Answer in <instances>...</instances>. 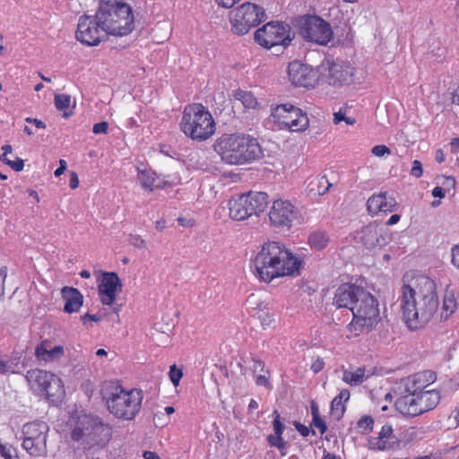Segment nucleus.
<instances>
[{
  "label": "nucleus",
  "instance_id": "1",
  "mask_svg": "<svg viewBox=\"0 0 459 459\" xmlns=\"http://www.w3.org/2000/svg\"><path fill=\"white\" fill-rule=\"evenodd\" d=\"M399 300L405 325L411 330L422 328L430 321L438 308L436 283L423 274L406 275Z\"/></svg>",
  "mask_w": 459,
  "mask_h": 459
},
{
  "label": "nucleus",
  "instance_id": "2",
  "mask_svg": "<svg viewBox=\"0 0 459 459\" xmlns=\"http://www.w3.org/2000/svg\"><path fill=\"white\" fill-rule=\"evenodd\" d=\"M304 265L302 255L292 252L285 244L274 240L261 244L251 259L255 277L264 283H271L280 278L299 276Z\"/></svg>",
  "mask_w": 459,
  "mask_h": 459
},
{
  "label": "nucleus",
  "instance_id": "3",
  "mask_svg": "<svg viewBox=\"0 0 459 459\" xmlns=\"http://www.w3.org/2000/svg\"><path fill=\"white\" fill-rule=\"evenodd\" d=\"M215 152L229 165H247L263 156L258 141L245 134H224L213 144Z\"/></svg>",
  "mask_w": 459,
  "mask_h": 459
},
{
  "label": "nucleus",
  "instance_id": "4",
  "mask_svg": "<svg viewBox=\"0 0 459 459\" xmlns=\"http://www.w3.org/2000/svg\"><path fill=\"white\" fill-rule=\"evenodd\" d=\"M102 399L109 413L120 420H133L142 407L141 390L126 389L118 382L108 381L101 387Z\"/></svg>",
  "mask_w": 459,
  "mask_h": 459
},
{
  "label": "nucleus",
  "instance_id": "5",
  "mask_svg": "<svg viewBox=\"0 0 459 459\" xmlns=\"http://www.w3.org/2000/svg\"><path fill=\"white\" fill-rule=\"evenodd\" d=\"M182 133L193 141L204 142L216 130V123L211 112L202 104L193 103L184 108L179 124Z\"/></svg>",
  "mask_w": 459,
  "mask_h": 459
},
{
  "label": "nucleus",
  "instance_id": "6",
  "mask_svg": "<svg viewBox=\"0 0 459 459\" xmlns=\"http://www.w3.org/2000/svg\"><path fill=\"white\" fill-rule=\"evenodd\" d=\"M97 18L106 35L123 37L134 30V16L126 4L103 3L97 11Z\"/></svg>",
  "mask_w": 459,
  "mask_h": 459
},
{
  "label": "nucleus",
  "instance_id": "7",
  "mask_svg": "<svg viewBox=\"0 0 459 459\" xmlns=\"http://www.w3.org/2000/svg\"><path fill=\"white\" fill-rule=\"evenodd\" d=\"M351 312V331L370 332L381 320L378 300L366 290L359 294Z\"/></svg>",
  "mask_w": 459,
  "mask_h": 459
},
{
  "label": "nucleus",
  "instance_id": "8",
  "mask_svg": "<svg viewBox=\"0 0 459 459\" xmlns=\"http://www.w3.org/2000/svg\"><path fill=\"white\" fill-rule=\"evenodd\" d=\"M267 199V195L263 192H248L233 196L228 202L229 216L236 221L259 216L268 205Z\"/></svg>",
  "mask_w": 459,
  "mask_h": 459
},
{
  "label": "nucleus",
  "instance_id": "9",
  "mask_svg": "<svg viewBox=\"0 0 459 459\" xmlns=\"http://www.w3.org/2000/svg\"><path fill=\"white\" fill-rule=\"evenodd\" d=\"M26 379L30 388L51 403L60 402L65 394L63 381L56 375L39 368L28 370Z\"/></svg>",
  "mask_w": 459,
  "mask_h": 459
},
{
  "label": "nucleus",
  "instance_id": "10",
  "mask_svg": "<svg viewBox=\"0 0 459 459\" xmlns=\"http://www.w3.org/2000/svg\"><path fill=\"white\" fill-rule=\"evenodd\" d=\"M229 19L231 31L243 36L265 20V13L260 5L247 2L231 10Z\"/></svg>",
  "mask_w": 459,
  "mask_h": 459
},
{
  "label": "nucleus",
  "instance_id": "11",
  "mask_svg": "<svg viewBox=\"0 0 459 459\" xmlns=\"http://www.w3.org/2000/svg\"><path fill=\"white\" fill-rule=\"evenodd\" d=\"M271 117L279 129L291 132H303L309 126L307 114L291 104H281L272 108Z\"/></svg>",
  "mask_w": 459,
  "mask_h": 459
},
{
  "label": "nucleus",
  "instance_id": "12",
  "mask_svg": "<svg viewBox=\"0 0 459 459\" xmlns=\"http://www.w3.org/2000/svg\"><path fill=\"white\" fill-rule=\"evenodd\" d=\"M48 430V425L44 421H34L25 424L22 428V447L32 456L47 455Z\"/></svg>",
  "mask_w": 459,
  "mask_h": 459
},
{
  "label": "nucleus",
  "instance_id": "13",
  "mask_svg": "<svg viewBox=\"0 0 459 459\" xmlns=\"http://www.w3.org/2000/svg\"><path fill=\"white\" fill-rule=\"evenodd\" d=\"M109 435V429L98 419L83 415L79 418L77 425L72 431V438L93 446L102 441V437Z\"/></svg>",
  "mask_w": 459,
  "mask_h": 459
},
{
  "label": "nucleus",
  "instance_id": "14",
  "mask_svg": "<svg viewBox=\"0 0 459 459\" xmlns=\"http://www.w3.org/2000/svg\"><path fill=\"white\" fill-rule=\"evenodd\" d=\"M290 32L288 25L271 22L255 32V40L264 48L278 45L287 46L291 41Z\"/></svg>",
  "mask_w": 459,
  "mask_h": 459
},
{
  "label": "nucleus",
  "instance_id": "15",
  "mask_svg": "<svg viewBox=\"0 0 459 459\" xmlns=\"http://www.w3.org/2000/svg\"><path fill=\"white\" fill-rule=\"evenodd\" d=\"M106 36L103 26L97 18V13L94 16L80 17L75 38L82 44L88 47L98 46L105 39Z\"/></svg>",
  "mask_w": 459,
  "mask_h": 459
},
{
  "label": "nucleus",
  "instance_id": "16",
  "mask_svg": "<svg viewBox=\"0 0 459 459\" xmlns=\"http://www.w3.org/2000/svg\"><path fill=\"white\" fill-rule=\"evenodd\" d=\"M298 213L290 201L278 198L273 201L267 215L272 227L289 230L298 218Z\"/></svg>",
  "mask_w": 459,
  "mask_h": 459
},
{
  "label": "nucleus",
  "instance_id": "17",
  "mask_svg": "<svg viewBox=\"0 0 459 459\" xmlns=\"http://www.w3.org/2000/svg\"><path fill=\"white\" fill-rule=\"evenodd\" d=\"M322 66L327 72L325 77L331 85L343 86L353 82L355 68L348 61L327 58Z\"/></svg>",
  "mask_w": 459,
  "mask_h": 459
},
{
  "label": "nucleus",
  "instance_id": "18",
  "mask_svg": "<svg viewBox=\"0 0 459 459\" xmlns=\"http://www.w3.org/2000/svg\"><path fill=\"white\" fill-rule=\"evenodd\" d=\"M302 37L318 45H326L333 39L330 24L318 16L307 18L300 29Z\"/></svg>",
  "mask_w": 459,
  "mask_h": 459
},
{
  "label": "nucleus",
  "instance_id": "19",
  "mask_svg": "<svg viewBox=\"0 0 459 459\" xmlns=\"http://www.w3.org/2000/svg\"><path fill=\"white\" fill-rule=\"evenodd\" d=\"M122 288V281L116 273H103L98 285V296L101 304L112 306Z\"/></svg>",
  "mask_w": 459,
  "mask_h": 459
},
{
  "label": "nucleus",
  "instance_id": "20",
  "mask_svg": "<svg viewBox=\"0 0 459 459\" xmlns=\"http://www.w3.org/2000/svg\"><path fill=\"white\" fill-rule=\"evenodd\" d=\"M290 81L300 87H314L318 80L317 72L311 66L299 61H292L288 66Z\"/></svg>",
  "mask_w": 459,
  "mask_h": 459
},
{
  "label": "nucleus",
  "instance_id": "21",
  "mask_svg": "<svg viewBox=\"0 0 459 459\" xmlns=\"http://www.w3.org/2000/svg\"><path fill=\"white\" fill-rule=\"evenodd\" d=\"M357 238L367 248L382 247L390 240L387 230L376 223L363 227L358 232Z\"/></svg>",
  "mask_w": 459,
  "mask_h": 459
},
{
  "label": "nucleus",
  "instance_id": "22",
  "mask_svg": "<svg viewBox=\"0 0 459 459\" xmlns=\"http://www.w3.org/2000/svg\"><path fill=\"white\" fill-rule=\"evenodd\" d=\"M364 289L354 284L344 283L338 287L335 291L333 304L338 308L346 307L351 311L355 300Z\"/></svg>",
  "mask_w": 459,
  "mask_h": 459
},
{
  "label": "nucleus",
  "instance_id": "23",
  "mask_svg": "<svg viewBox=\"0 0 459 459\" xmlns=\"http://www.w3.org/2000/svg\"><path fill=\"white\" fill-rule=\"evenodd\" d=\"M396 202L386 193H379L370 196L367 202L368 212L374 216L380 212H391L395 209Z\"/></svg>",
  "mask_w": 459,
  "mask_h": 459
},
{
  "label": "nucleus",
  "instance_id": "24",
  "mask_svg": "<svg viewBox=\"0 0 459 459\" xmlns=\"http://www.w3.org/2000/svg\"><path fill=\"white\" fill-rule=\"evenodd\" d=\"M64 355L65 349L62 345H52L48 341L40 342L35 349L36 358L44 363L59 361Z\"/></svg>",
  "mask_w": 459,
  "mask_h": 459
},
{
  "label": "nucleus",
  "instance_id": "25",
  "mask_svg": "<svg viewBox=\"0 0 459 459\" xmlns=\"http://www.w3.org/2000/svg\"><path fill=\"white\" fill-rule=\"evenodd\" d=\"M396 445L397 438L394 435L393 427L390 424L384 425L378 436L369 442L370 448L378 451L393 449Z\"/></svg>",
  "mask_w": 459,
  "mask_h": 459
},
{
  "label": "nucleus",
  "instance_id": "26",
  "mask_svg": "<svg viewBox=\"0 0 459 459\" xmlns=\"http://www.w3.org/2000/svg\"><path fill=\"white\" fill-rule=\"evenodd\" d=\"M435 380V376L430 371H422L407 378L405 392L420 393L425 392L426 388Z\"/></svg>",
  "mask_w": 459,
  "mask_h": 459
},
{
  "label": "nucleus",
  "instance_id": "27",
  "mask_svg": "<svg viewBox=\"0 0 459 459\" xmlns=\"http://www.w3.org/2000/svg\"><path fill=\"white\" fill-rule=\"evenodd\" d=\"M417 393L405 392L395 402L396 410L406 416H417L420 414V409L418 408Z\"/></svg>",
  "mask_w": 459,
  "mask_h": 459
},
{
  "label": "nucleus",
  "instance_id": "28",
  "mask_svg": "<svg viewBox=\"0 0 459 459\" xmlns=\"http://www.w3.org/2000/svg\"><path fill=\"white\" fill-rule=\"evenodd\" d=\"M61 295L65 301V312L72 314L80 310L83 303V296L77 289L64 287L61 290Z\"/></svg>",
  "mask_w": 459,
  "mask_h": 459
},
{
  "label": "nucleus",
  "instance_id": "29",
  "mask_svg": "<svg viewBox=\"0 0 459 459\" xmlns=\"http://www.w3.org/2000/svg\"><path fill=\"white\" fill-rule=\"evenodd\" d=\"M331 186L332 184L325 176L309 177L306 180V191L312 197L324 195L329 191Z\"/></svg>",
  "mask_w": 459,
  "mask_h": 459
},
{
  "label": "nucleus",
  "instance_id": "30",
  "mask_svg": "<svg viewBox=\"0 0 459 459\" xmlns=\"http://www.w3.org/2000/svg\"><path fill=\"white\" fill-rule=\"evenodd\" d=\"M137 178L141 186L149 192L166 186V181L151 169H138Z\"/></svg>",
  "mask_w": 459,
  "mask_h": 459
},
{
  "label": "nucleus",
  "instance_id": "31",
  "mask_svg": "<svg viewBox=\"0 0 459 459\" xmlns=\"http://www.w3.org/2000/svg\"><path fill=\"white\" fill-rule=\"evenodd\" d=\"M458 303L455 290L450 287H446L442 299L440 308V319L442 321L448 320L451 316L457 310Z\"/></svg>",
  "mask_w": 459,
  "mask_h": 459
},
{
  "label": "nucleus",
  "instance_id": "32",
  "mask_svg": "<svg viewBox=\"0 0 459 459\" xmlns=\"http://www.w3.org/2000/svg\"><path fill=\"white\" fill-rule=\"evenodd\" d=\"M418 404L420 414L435 408L440 400L439 393L434 389L417 393Z\"/></svg>",
  "mask_w": 459,
  "mask_h": 459
},
{
  "label": "nucleus",
  "instance_id": "33",
  "mask_svg": "<svg viewBox=\"0 0 459 459\" xmlns=\"http://www.w3.org/2000/svg\"><path fill=\"white\" fill-rule=\"evenodd\" d=\"M368 377L369 374H367L365 368H357L354 370L344 369L342 380L351 386H356L362 384Z\"/></svg>",
  "mask_w": 459,
  "mask_h": 459
},
{
  "label": "nucleus",
  "instance_id": "34",
  "mask_svg": "<svg viewBox=\"0 0 459 459\" xmlns=\"http://www.w3.org/2000/svg\"><path fill=\"white\" fill-rule=\"evenodd\" d=\"M233 97L247 110H257L260 108V103L251 91L238 89L234 91Z\"/></svg>",
  "mask_w": 459,
  "mask_h": 459
},
{
  "label": "nucleus",
  "instance_id": "35",
  "mask_svg": "<svg viewBox=\"0 0 459 459\" xmlns=\"http://www.w3.org/2000/svg\"><path fill=\"white\" fill-rule=\"evenodd\" d=\"M350 398V391L348 389H342L340 394L335 396L331 403V413L336 419L342 417L345 411V403Z\"/></svg>",
  "mask_w": 459,
  "mask_h": 459
},
{
  "label": "nucleus",
  "instance_id": "36",
  "mask_svg": "<svg viewBox=\"0 0 459 459\" xmlns=\"http://www.w3.org/2000/svg\"><path fill=\"white\" fill-rule=\"evenodd\" d=\"M328 242L327 235L322 231H315L308 238L310 247L316 250L324 249L328 245Z\"/></svg>",
  "mask_w": 459,
  "mask_h": 459
},
{
  "label": "nucleus",
  "instance_id": "37",
  "mask_svg": "<svg viewBox=\"0 0 459 459\" xmlns=\"http://www.w3.org/2000/svg\"><path fill=\"white\" fill-rule=\"evenodd\" d=\"M71 96L67 94H56L55 106L59 111H63V117H69L72 115L68 109L71 107Z\"/></svg>",
  "mask_w": 459,
  "mask_h": 459
},
{
  "label": "nucleus",
  "instance_id": "38",
  "mask_svg": "<svg viewBox=\"0 0 459 459\" xmlns=\"http://www.w3.org/2000/svg\"><path fill=\"white\" fill-rule=\"evenodd\" d=\"M374 420L371 416H362L357 422V429L361 434H368L373 430Z\"/></svg>",
  "mask_w": 459,
  "mask_h": 459
},
{
  "label": "nucleus",
  "instance_id": "39",
  "mask_svg": "<svg viewBox=\"0 0 459 459\" xmlns=\"http://www.w3.org/2000/svg\"><path fill=\"white\" fill-rule=\"evenodd\" d=\"M0 459H20L16 449L11 446L0 442Z\"/></svg>",
  "mask_w": 459,
  "mask_h": 459
},
{
  "label": "nucleus",
  "instance_id": "40",
  "mask_svg": "<svg viewBox=\"0 0 459 459\" xmlns=\"http://www.w3.org/2000/svg\"><path fill=\"white\" fill-rule=\"evenodd\" d=\"M333 121L335 125H338L342 121L349 126H353L356 123V119L353 117L346 116V111L342 109L333 113Z\"/></svg>",
  "mask_w": 459,
  "mask_h": 459
},
{
  "label": "nucleus",
  "instance_id": "41",
  "mask_svg": "<svg viewBox=\"0 0 459 459\" xmlns=\"http://www.w3.org/2000/svg\"><path fill=\"white\" fill-rule=\"evenodd\" d=\"M0 160L11 167L14 171H21L24 168V161L20 158H15L14 160H12L5 157V155H1Z\"/></svg>",
  "mask_w": 459,
  "mask_h": 459
},
{
  "label": "nucleus",
  "instance_id": "42",
  "mask_svg": "<svg viewBox=\"0 0 459 459\" xmlns=\"http://www.w3.org/2000/svg\"><path fill=\"white\" fill-rule=\"evenodd\" d=\"M446 54V49L445 47L438 44L436 48H433L429 51V56L437 63L443 62L445 60Z\"/></svg>",
  "mask_w": 459,
  "mask_h": 459
},
{
  "label": "nucleus",
  "instance_id": "43",
  "mask_svg": "<svg viewBox=\"0 0 459 459\" xmlns=\"http://www.w3.org/2000/svg\"><path fill=\"white\" fill-rule=\"evenodd\" d=\"M128 242L138 249H145L147 247L146 240L139 234H130L128 237Z\"/></svg>",
  "mask_w": 459,
  "mask_h": 459
},
{
  "label": "nucleus",
  "instance_id": "44",
  "mask_svg": "<svg viewBox=\"0 0 459 459\" xmlns=\"http://www.w3.org/2000/svg\"><path fill=\"white\" fill-rule=\"evenodd\" d=\"M371 153L375 157L384 158L391 154V150L385 144H378L371 149Z\"/></svg>",
  "mask_w": 459,
  "mask_h": 459
},
{
  "label": "nucleus",
  "instance_id": "45",
  "mask_svg": "<svg viewBox=\"0 0 459 459\" xmlns=\"http://www.w3.org/2000/svg\"><path fill=\"white\" fill-rule=\"evenodd\" d=\"M267 440L272 446H275L278 449L285 448L286 442L282 439L281 435H269Z\"/></svg>",
  "mask_w": 459,
  "mask_h": 459
},
{
  "label": "nucleus",
  "instance_id": "46",
  "mask_svg": "<svg viewBox=\"0 0 459 459\" xmlns=\"http://www.w3.org/2000/svg\"><path fill=\"white\" fill-rule=\"evenodd\" d=\"M183 377L182 370L177 368L176 365L170 367L169 369V379L175 386H178L180 379Z\"/></svg>",
  "mask_w": 459,
  "mask_h": 459
},
{
  "label": "nucleus",
  "instance_id": "47",
  "mask_svg": "<svg viewBox=\"0 0 459 459\" xmlns=\"http://www.w3.org/2000/svg\"><path fill=\"white\" fill-rule=\"evenodd\" d=\"M422 174H423L422 164L420 160H415L412 162V167L411 169L410 175L416 178H420L422 176Z\"/></svg>",
  "mask_w": 459,
  "mask_h": 459
},
{
  "label": "nucleus",
  "instance_id": "48",
  "mask_svg": "<svg viewBox=\"0 0 459 459\" xmlns=\"http://www.w3.org/2000/svg\"><path fill=\"white\" fill-rule=\"evenodd\" d=\"M443 182L442 185L445 186V190L451 191L455 188L456 180L452 176H442Z\"/></svg>",
  "mask_w": 459,
  "mask_h": 459
},
{
  "label": "nucleus",
  "instance_id": "49",
  "mask_svg": "<svg viewBox=\"0 0 459 459\" xmlns=\"http://www.w3.org/2000/svg\"><path fill=\"white\" fill-rule=\"evenodd\" d=\"M451 263L459 270V243L454 245L451 248Z\"/></svg>",
  "mask_w": 459,
  "mask_h": 459
},
{
  "label": "nucleus",
  "instance_id": "50",
  "mask_svg": "<svg viewBox=\"0 0 459 459\" xmlns=\"http://www.w3.org/2000/svg\"><path fill=\"white\" fill-rule=\"evenodd\" d=\"M273 414L275 415V419L273 422L274 433L281 435L284 430V425L281 422L280 415L276 411H274Z\"/></svg>",
  "mask_w": 459,
  "mask_h": 459
},
{
  "label": "nucleus",
  "instance_id": "51",
  "mask_svg": "<svg viewBox=\"0 0 459 459\" xmlns=\"http://www.w3.org/2000/svg\"><path fill=\"white\" fill-rule=\"evenodd\" d=\"M313 424L316 429H319L321 434H324L327 429L326 424L320 415L313 417Z\"/></svg>",
  "mask_w": 459,
  "mask_h": 459
},
{
  "label": "nucleus",
  "instance_id": "52",
  "mask_svg": "<svg viewBox=\"0 0 459 459\" xmlns=\"http://www.w3.org/2000/svg\"><path fill=\"white\" fill-rule=\"evenodd\" d=\"M7 277V268L3 266L0 268V298L4 294V282Z\"/></svg>",
  "mask_w": 459,
  "mask_h": 459
},
{
  "label": "nucleus",
  "instance_id": "53",
  "mask_svg": "<svg viewBox=\"0 0 459 459\" xmlns=\"http://www.w3.org/2000/svg\"><path fill=\"white\" fill-rule=\"evenodd\" d=\"M255 384L257 385L265 386L268 389H271V384L269 382V377L267 375H258L255 377Z\"/></svg>",
  "mask_w": 459,
  "mask_h": 459
},
{
  "label": "nucleus",
  "instance_id": "54",
  "mask_svg": "<svg viewBox=\"0 0 459 459\" xmlns=\"http://www.w3.org/2000/svg\"><path fill=\"white\" fill-rule=\"evenodd\" d=\"M108 124L107 122H100L93 126L92 132L96 134H106L108 132Z\"/></svg>",
  "mask_w": 459,
  "mask_h": 459
},
{
  "label": "nucleus",
  "instance_id": "55",
  "mask_svg": "<svg viewBox=\"0 0 459 459\" xmlns=\"http://www.w3.org/2000/svg\"><path fill=\"white\" fill-rule=\"evenodd\" d=\"M324 367H325L324 359L321 358H316L315 359V361L311 364L310 368L314 373H318L324 368Z\"/></svg>",
  "mask_w": 459,
  "mask_h": 459
},
{
  "label": "nucleus",
  "instance_id": "56",
  "mask_svg": "<svg viewBox=\"0 0 459 459\" xmlns=\"http://www.w3.org/2000/svg\"><path fill=\"white\" fill-rule=\"evenodd\" d=\"M25 122L28 124H33L37 129H45L46 124L38 118L26 117Z\"/></svg>",
  "mask_w": 459,
  "mask_h": 459
},
{
  "label": "nucleus",
  "instance_id": "57",
  "mask_svg": "<svg viewBox=\"0 0 459 459\" xmlns=\"http://www.w3.org/2000/svg\"><path fill=\"white\" fill-rule=\"evenodd\" d=\"M69 186L72 189H76L79 186V178L74 171L70 172Z\"/></svg>",
  "mask_w": 459,
  "mask_h": 459
},
{
  "label": "nucleus",
  "instance_id": "58",
  "mask_svg": "<svg viewBox=\"0 0 459 459\" xmlns=\"http://www.w3.org/2000/svg\"><path fill=\"white\" fill-rule=\"evenodd\" d=\"M66 169V161L65 160H59V167L55 170L56 177H60Z\"/></svg>",
  "mask_w": 459,
  "mask_h": 459
},
{
  "label": "nucleus",
  "instance_id": "59",
  "mask_svg": "<svg viewBox=\"0 0 459 459\" xmlns=\"http://www.w3.org/2000/svg\"><path fill=\"white\" fill-rule=\"evenodd\" d=\"M88 320L98 322L100 320V316H99L98 315H91L89 313L82 316V321L83 324H86Z\"/></svg>",
  "mask_w": 459,
  "mask_h": 459
},
{
  "label": "nucleus",
  "instance_id": "60",
  "mask_svg": "<svg viewBox=\"0 0 459 459\" xmlns=\"http://www.w3.org/2000/svg\"><path fill=\"white\" fill-rule=\"evenodd\" d=\"M432 195H433L434 197L444 198V197H445V195H446V190H445V188H443V187L436 186V187L432 190Z\"/></svg>",
  "mask_w": 459,
  "mask_h": 459
},
{
  "label": "nucleus",
  "instance_id": "61",
  "mask_svg": "<svg viewBox=\"0 0 459 459\" xmlns=\"http://www.w3.org/2000/svg\"><path fill=\"white\" fill-rule=\"evenodd\" d=\"M296 428L298 429V431L303 436V437H307L308 436L309 434V429L307 427L300 424V423H297L296 424Z\"/></svg>",
  "mask_w": 459,
  "mask_h": 459
},
{
  "label": "nucleus",
  "instance_id": "62",
  "mask_svg": "<svg viewBox=\"0 0 459 459\" xmlns=\"http://www.w3.org/2000/svg\"><path fill=\"white\" fill-rule=\"evenodd\" d=\"M450 145L452 152H459V138H454L451 141Z\"/></svg>",
  "mask_w": 459,
  "mask_h": 459
},
{
  "label": "nucleus",
  "instance_id": "63",
  "mask_svg": "<svg viewBox=\"0 0 459 459\" xmlns=\"http://www.w3.org/2000/svg\"><path fill=\"white\" fill-rule=\"evenodd\" d=\"M143 458L144 459H160V456L152 451H145L143 453Z\"/></svg>",
  "mask_w": 459,
  "mask_h": 459
},
{
  "label": "nucleus",
  "instance_id": "64",
  "mask_svg": "<svg viewBox=\"0 0 459 459\" xmlns=\"http://www.w3.org/2000/svg\"><path fill=\"white\" fill-rule=\"evenodd\" d=\"M453 102L459 106V86L453 92Z\"/></svg>",
  "mask_w": 459,
  "mask_h": 459
}]
</instances>
